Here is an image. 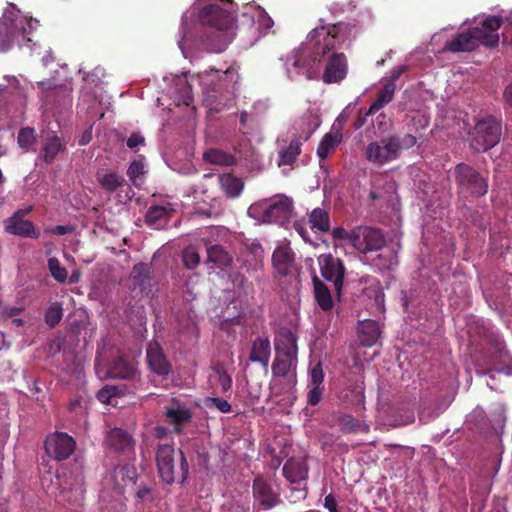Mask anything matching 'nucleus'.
Wrapping results in <instances>:
<instances>
[{"label":"nucleus","instance_id":"obj_1","mask_svg":"<svg viewBox=\"0 0 512 512\" xmlns=\"http://www.w3.org/2000/svg\"><path fill=\"white\" fill-rule=\"evenodd\" d=\"M346 33L347 24L342 22L315 27L308 34L306 43L300 46L292 66L307 79H313L317 73L316 65L327 56L322 80L327 84L341 83L348 74V59L345 54L331 50L346 41Z\"/></svg>","mask_w":512,"mask_h":512},{"label":"nucleus","instance_id":"obj_2","mask_svg":"<svg viewBox=\"0 0 512 512\" xmlns=\"http://www.w3.org/2000/svg\"><path fill=\"white\" fill-rule=\"evenodd\" d=\"M231 9V0H209L201 8L200 23L210 28L202 43L209 52H223L235 38L236 19Z\"/></svg>","mask_w":512,"mask_h":512},{"label":"nucleus","instance_id":"obj_3","mask_svg":"<svg viewBox=\"0 0 512 512\" xmlns=\"http://www.w3.org/2000/svg\"><path fill=\"white\" fill-rule=\"evenodd\" d=\"M416 143L417 138L411 133L403 136L390 134L378 141L368 143L365 149V158L370 163L383 166L399 159L402 151L410 150Z\"/></svg>","mask_w":512,"mask_h":512},{"label":"nucleus","instance_id":"obj_4","mask_svg":"<svg viewBox=\"0 0 512 512\" xmlns=\"http://www.w3.org/2000/svg\"><path fill=\"white\" fill-rule=\"evenodd\" d=\"M15 12H5L0 19V52H7L14 44L23 46L31 42L33 31L32 19L20 15L15 5L10 4Z\"/></svg>","mask_w":512,"mask_h":512},{"label":"nucleus","instance_id":"obj_5","mask_svg":"<svg viewBox=\"0 0 512 512\" xmlns=\"http://www.w3.org/2000/svg\"><path fill=\"white\" fill-rule=\"evenodd\" d=\"M176 451L173 444H160L156 452V463L160 479L167 484H183L188 475V463L182 450Z\"/></svg>","mask_w":512,"mask_h":512},{"label":"nucleus","instance_id":"obj_6","mask_svg":"<svg viewBox=\"0 0 512 512\" xmlns=\"http://www.w3.org/2000/svg\"><path fill=\"white\" fill-rule=\"evenodd\" d=\"M498 44L499 34H491L479 27H471L448 41L446 45L443 46V51L453 53L471 52L480 45L492 48L498 46Z\"/></svg>","mask_w":512,"mask_h":512},{"label":"nucleus","instance_id":"obj_7","mask_svg":"<svg viewBox=\"0 0 512 512\" xmlns=\"http://www.w3.org/2000/svg\"><path fill=\"white\" fill-rule=\"evenodd\" d=\"M453 174L460 193L472 197H481L487 194V179L469 164L464 162L456 164Z\"/></svg>","mask_w":512,"mask_h":512},{"label":"nucleus","instance_id":"obj_8","mask_svg":"<svg viewBox=\"0 0 512 512\" xmlns=\"http://www.w3.org/2000/svg\"><path fill=\"white\" fill-rule=\"evenodd\" d=\"M351 247L360 255H372L385 248L387 244L385 232L371 225H358L352 228Z\"/></svg>","mask_w":512,"mask_h":512},{"label":"nucleus","instance_id":"obj_9","mask_svg":"<svg viewBox=\"0 0 512 512\" xmlns=\"http://www.w3.org/2000/svg\"><path fill=\"white\" fill-rule=\"evenodd\" d=\"M501 135V121L487 116L476 123L470 147L475 151H488L500 142Z\"/></svg>","mask_w":512,"mask_h":512},{"label":"nucleus","instance_id":"obj_10","mask_svg":"<svg viewBox=\"0 0 512 512\" xmlns=\"http://www.w3.org/2000/svg\"><path fill=\"white\" fill-rule=\"evenodd\" d=\"M252 512H264L282 503L279 492L273 487L270 479L258 475L252 480Z\"/></svg>","mask_w":512,"mask_h":512},{"label":"nucleus","instance_id":"obj_11","mask_svg":"<svg viewBox=\"0 0 512 512\" xmlns=\"http://www.w3.org/2000/svg\"><path fill=\"white\" fill-rule=\"evenodd\" d=\"M250 211L260 212L263 222L283 224L291 217L292 201L286 196H280L251 206Z\"/></svg>","mask_w":512,"mask_h":512},{"label":"nucleus","instance_id":"obj_12","mask_svg":"<svg viewBox=\"0 0 512 512\" xmlns=\"http://www.w3.org/2000/svg\"><path fill=\"white\" fill-rule=\"evenodd\" d=\"M492 348L481 357H476V373L485 375L489 374L490 378H494V373H504L505 375H512V366L506 365L500 367L498 365V358L502 356L503 345L497 338H492Z\"/></svg>","mask_w":512,"mask_h":512},{"label":"nucleus","instance_id":"obj_13","mask_svg":"<svg viewBox=\"0 0 512 512\" xmlns=\"http://www.w3.org/2000/svg\"><path fill=\"white\" fill-rule=\"evenodd\" d=\"M32 210V206L22 210H16L11 217L4 221L6 233L24 238L37 239L41 235V232L35 227L31 220H24V217Z\"/></svg>","mask_w":512,"mask_h":512},{"label":"nucleus","instance_id":"obj_14","mask_svg":"<svg viewBox=\"0 0 512 512\" xmlns=\"http://www.w3.org/2000/svg\"><path fill=\"white\" fill-rule=\"evenodd\" d=\"M75 449L74 439L64 432H56L47 437L45 451L48 456L61 461L68 459Z\"/></svg>","mask_w":512,"mask_h":512},{"label":"nucleus","instance_id":"obj_15","mask_svg":"<svg viewBox=\"0 0 512 512\" xmlns=\"http://www.w3.org/2000/svg\"><path fill=\"white\" fill-rule=\"evenodd\" d=\"M319 264L323 278L333 282L335 290L340 293L346 274L342 260L332 254H323L319 257Z\"/></svg>","mask_w":512,"mask_h":512},{"label":"nucleus","instance_id":"obj_16","mask_svg":"<svg viewBox=\"0 0 512 512\" xmlns=\"http://www.w3.org/2000/svg\"><path fill=\"white\" fill-rule=\"evenodd\" d=\"M199 82L209 91H218L230 83H236L238 74L234 68L205 70L198 74Z\"/></svg>","mask_w":512,"mask_h":512},{"label":"nucleus","instance_id":"obj_17","mask_svg":"<svg viewBox=\"0 0 512 512\" xmlns=\"http://www.w3.org/2000/svg\"><path fill=\"white\" fill-rule=\"evenodd\" d=\"M146 360L150 371L161 377L172 373V364L157 340H151L146 348Z\"/></svg>","mask_w":512,"mask_h":512},{"label":"nucleus","instance_id":"obj_18","mask_svg":"<svg viewBox=\"0 0 512 512\" xmlns=\"http://www.w3.org/2000/svg\"><path fill=\"white\" fill-rule=\"evenodd\" d=\"M152 272L153 269L150 264H135L130 274L131 290L138 291L142 295H149L155 288Z\"/></svg>","mask_w":512,"mask_h":512},{"label":"nucleus","instance_id":"obj_19","mask_svg":"<svg viewBox=\"0 0 512 512\" xmlns=\"http://www.w3.org/2000/svg\"><path fill=\"white\" fill-rule=\"evenodd\" d=\"M295 252L288 244L278 245L272 255L273 269L278 277H286L295 269Z\"/></svg>","mask_w":512,"mask_h":512},{"label":"nucleus","instance_id":"obj_20","mask_svg":"<svg viewBox=\"0 0 512 512\" xmlns=\"http://www.w3.org/2000/svg\"><path fill=\"white\" fill-rule=\"evenodd\" d=\"M107 444L117 452L130 455L134 453L135 441L132 435L121 428H114L108 432Z\"/></svg>","mask_w":512,"mask_h":512},{"label":"nucleus","instance_id":"obj_21","mask_svg":"<svg viewBox=\"0 0 512 512\" xmlns=\"http://www.w3.org/2000/svg\"><path fill=\"white\" fill-rule=\"evenodd\" d=\"M274 347L276 355L297 357V336L287 328L281 329L274 338Z\"/></svg>","mask_w":512,"mask_h":512},{"label":"nucleus","instance_id":"obj_22","mask_svg":"<svg viewBox=\"0 0 512 512\" xmlns=\"http://www.w3.org/2000/svg\"><path fill=\"white\" fill-rule=\"evenodd\" d=\"M108 373L114 379L132 380L137 374L136 363L119 355L111 360Z\"/></svg>","mask_w":512,"mask_h":512},{"label":"nucleus","instance_id":"obj_23","mask_svg":"<svg viewBox=\"0 0 512 512\" xmlns=\"http://www.w3.org/2000/svg\"><path fill=\"white\" fill-rule=\"evenodd\" d=\"M308 474L309 466L304 459L289 458L283 466V475L290 483H300Z\"/></svg>","mask_w":512,"mask_h":512},{"label":"nucleus","instance_id":"obj_24","mask_svg":"<svg viewBox=\"0 0 512 512\" xmlns=\"http://www.w3.org/2000/svg\"><path fill=\"white\" fill-rule=\"evenodd\" d=\"M271 358V342L266 336L254 339L251 345L249 361L260 363L263 368L269 366Z\"/></svg>","mask_w":512,"mask_h":512},{"label":"nucleus","instance_id":"obj_25","mask_svg":"<svg viewBox=\"0 0 512 512\" xmlns=\"http://www.w3.org/2000/svg\"><path fill=\"white\" fill-rule=\"evenodd\" d=\"M358 333L361 345L372 347L380 336V328L375 320L366 319L359 323Z\"/></svg>","mask_w":512,"mask_h":512},{"label":"nucleus","instance_id":"obj_26","mask_svg":"<svg viewBox=\"0 0 512 512\" xmlns=\"http://www.w3.org/2000/svg\"><path fill=\"white\" fill-rule=\"evenodd\" d=\"M170 218L169 209L163 206H152L146 212L145 221L148 226L159 230L168 224Z\"/></svg>","mask_w":512,"mask_h":512},{"label":"nucleus","instance_id":"obj_27","mask_svg":"<svg viewBox=\"0 0 512 512\" xmlns=\"http://www.w3.org/2000/svg\"><path fill=\"white\" fill-rule=\"evenodd\" d=\"M220 186L228 199H235L240 196L244 189V182L233 174H220Z\"/></svg>","mask_w":512,"mask_h":512},{"label":"nucleus","instance_id":"obj_28","mask_svg":"<svg viewBox=\"0 0 512 512\" xmlns=\"http://www.w3.org/2000/svg\"><path fill=\"white\" fill-rule=\"evenodd\" d=\"M96 179L100 187L109 193L117 191L119 187L125 184L124 177L116 172L98 171Z\"/></svg>","mask_w":512,"mask_h":512},{"label":"nucleus","instance_id":"obj_29","mask_svg":"<svg viewBox=\"0 0 512 512\" xmlns=\"http://www.w3.org/2000/svg\"><path fill=\"white\" fill-rule=\"evenodd\" d=\"M208 261L218 268L224 269L232 265L233 257L221 244H213L207 249Z\"/></svg>","mask_w":512,"mask_h":512},{"label":"nucleus","instance_id":"obj_30","mask_svg":"<svg viewBox=\"0 0 512 512\" xmlns=\"http://www.w3.org/2000/svg\"><path fill=\"white\" fill-rule=\"evenodd\" d=\"M396 91V83L387 82L384 84L382 90L378 92L376 100L371 104L370 108L366 110V115H373L384 106L388 105L393 98Z\"/></svg>","mask_w":512,"mask_h":512},{"label":"nucleus","instance_id":"obj_31","mask_svg":"<svg viewBox=\"0 0 512 512\" xmlns=\"http://www.w3.org/2000/svg\"><path fill=\"white\" fill-rule=\"evenodd\" d=\"M374 254L377 255L372 259L371 265L380 271L391 270L397 263L396 252L387 247V245L385 248L378 250Z\"/></svg>","mask_w":512,"mask_h":512},{"label":"nucleus","instance_id":"obj_32","mask_svg":"<svg viewBox=\"0 0 512 512\" xmlns=\"http://www.w3.org/2000/svg\"><path fill=\"white\" fill-rule=\"evenodd\" d=\"M314 297L316 303L319 304L322 310L329 311L333 308L334 302L331 297L330 290L326 285L314 276L313 279Z\"/></svg>","mask_w":512,"mask_h":512},{"label":"nucleus","instance_id":"obj_33","mask_svg":"<svg viewBox=\"0 0 512 512\" xmlns=\"http://www.w3.org/2000/svg\"><path fill=\"white\" fill-rule=\"evenodd\" d=\"M341 140L342 135L338 131L335 133H326L320 141L316 154H318L321 160L326 159L330 153L336 150Z\"/></svg>","mask_w":512,"mask_h":512},{"label":"nucleus","instance_id":"obj_34","mask_svg":"<svg viewBox=\"0 0 512 512\" xmlns=\"http://www.w3.org/2000/svg\"><path fill=\"white\" fill-rule=\"evenodd\" d=\"M166 416L169 418V421L175 425L176 432H181V426L190 422L193 417L188 408L180 406L166 408Z\"/></svg>","mask_w":512,"mask_h":512},{"label":"nucleus","instance_id":"obj_35","mask_svg":"<svg viewBox=\"0 0 512 512\" xmlns=\"http://www.w3.org/2000/svg\"><path fill=\"white\" fill-rule=\"evenodd\" d=\"M310 227L312 230L321 233H328L330 231L329 213L322 208H315L309 215Z\"/></svg>","mask_w":512,"mask_h":512},{"label":"nucleus","instance_id":"obj_36","mask_svg":"<svg viewBox=\"0 0 512 512\" xmlns=\"http://www.w3.org/2000/svg\"><path fill=\"white\" fill-rule=\"evenodd\" d=\"M202 158H204L205 162L215 165L232 166L236 163L233 154L224 152V150L213 148L205 151L204 155H202Z\"/></svg>","mask_w":512,"mask_h":512},{"label":"nucleus","instance_id":"obj_37","mask_svg":"<svg viewBox=\"0 0 512 512\" xmlns=\"http://www.w3.org/2000/svg\"><path fill=\"white\" fill-rule=\"evenodd\" d=\"M64 148L65 146L58 136L47 139L42 150L44 162L47 164L54 162L57 154Z\"/></svg>","mask_w":512,"mask_h":512},{"label":"nucleus","instance_id":"obj_38","mask_svg":"<svg viewBox=\"0 0 512 512\" xmlns=\"http://www.w3.org/2000/svg\"><path fill=\"white\" fill-rule=\"evenodd\" d=\"M297 363V357L276 355L272 363V373L276 377H285Z\"/></svg>","mask_w":512,"mask_h":512},{"label":"nucleus","instance_id":"obj_39","mask_svg":"<svg viewBox=\"0 0 512 512\" xmlns=\"http://www.w3.org/2000/svg\"><path fill=\"white\" fill-rule=\"evenodd\" d=\"M301 144L298 139L291 140L288 147L278 153V156H280L278 165H290L295 162L301 153Z\"/></svg>","mask_w":512,"mask_h":512},{"label":"nucleus","instance_id":"obj_40","mask_svg":"<svg viewBox=\"0 0 512 512\" xmlns=\"http://www.w3.org/2000/svg\"><path fill=\"white\" fill-rule=\"evenodd\" d=\"M48 269L50 275L58 281L59 283H64L68 279V271L67 268L62 267L58 258L50 257L47 261Z\"/></svg>","mask_w":512,"mask_h":512},{"label":"nucleus","instance_id":"obj_41","mask_svg":"<svg viewBox=\"0 0 512 512\" xmlns=\"http://www.w3.org/2000/svg\"><path fill=\"white\" fill-rule=\"evenodd\" d=\"M62 312L63 310L60 302L50 304L44 315L45 324L52 328L57 326L62 318Z\"/></svg>","mask_w":512,"mask_h":512},{"label":"nucleus","instance_id":"obj_42","mask_svg":"<svg viewBox=\"0 0 512 512\" xmlns=\"http://www.w3.org/2000/svg\"><path fill=\"white\" fill-rule=\"evenodd\" d=\"M339 424L341 426V431L346 433L367 430V426L356 420L351 415H342L339 418Z\"/></svg>","mask_w":512,"mask_h":512},{"label":"nucleus","instance_id":"obj_43","mask_svg":"<svg viewBox=\"0 0 512 512\" xmlns=\"http://www.w3.org/2000/svg\"><path fill=\"white\" fill-rule=\"evenodd\" d=\"M182 261L187 269H196L200 262V256L194 246H187L182 253Z\"/></svg>","mask_w":512,"mask_h":512},{"label":"nucleus","instance_id":"obj_44","mask_svg":"<svg viewBox=\"0 0 512 512\" xmlns=\"http://www.w3.org/2000/svg\"><path fill=\"white\" fill-rule=\"evenodd\" d=\"M35 135L33 128H21L18 133V144L23 149H29L34 143Z\"/></svg>","mask_w":512,"mask_h":512},{"label":"nucleus","instance_id":"obj_45","mask_svg":"<svg viewBox=\"0 0 512 512\" xmlns=\"http://www.w3.org/2000/svg\"><path fill=\"white\" fill-rule=\"evenodd\" d=\"M502 18L499 16H489L481 22V29L491 34H498L497 31L501 27Z\"/></svg>","mask_w":512,"mask_h":512},{"label":"nucleus","instance_id":"obj_46","mask_svg":"<svg viewBox=\"0 0 512 512\" xmlns=\"http://www.w3.org/2000/svg\"><path fill=\"white\" fill-rule=\"evenodd\" d=\"M206 405L209 408L214 407L215 409L219 410L222 413H229L232 411L231 404L225 399L219 397H209L207 399Z\"/></svg>","mask_w":512,"mask_h":512},{"label":"nucleus","instance_id":"obj_47","mask_svg":"<svg viewBox=\"0 0 512 512\" xmlns=\"http://www.w3.org/2000/svg\"><path fill=\"white\" fill-rule=\"evenodd\" d=\"M324 386L312 385L311 389L307 394V403L310 406H316L323 398Z\"/></svg>","mask_w":512,"mask_h":512},{"label":"nucleus","instance_id":"obj_48","mask_svg":"<svg viewBox=\"0 0 512 512\" xmlns=\"http://www.w3.org/2000/svg\"><path fill=\"white\" fill-rule=\"evenodd\" d=\"M324 372L322 369L321 363H316L311 369H310V383L311 385L316 386H324Z\"/></svg>","mask_w":512,"mask_h":512},{"label":"nucleus","instance_id":"obj_49","mask_svg":"<svg viewBox=\"0 0 512 512\" xmlns=\"http://www.w3.org/2000/svg\"><path fill=\"white\" fill-rule=\"evenodd\" d=\"M408 125L417 132L418 130H423L428 127L429 119L422 114H415L410 116Z\"/></svg>","mask_w":512,"mask_h":512},{"label":"nucleus","instance_id":"obj_50","mask_svg":"<svg viewBox=\"0 0 512 512\" xmlns=\"http://www.w3.org/2000/svg\"><path fill=\"white\" fill-rule=\"evenodd\" d=\"M130 180L135 184L136 179L144 174V164L141 161H132L128 171H126Z\"/></svg>","mask_w":512,"mask_h":512},{"label":"nucleus","instance_id":"obj_51","mask_svg":"<svg viewBox=\"0 0 512 512\" xmlns=\"http://www.w3.org/2000/svg\"><path fill=\"white\" fill-rule=\"evenodd\" d=\"M215 373L219 375V383L222 387L223 392L230 390L233 384L232 377L228 375L223 367H218L214 369Z\"/></svg>","mask_w":512,"mask_h":512},{"label":"nucleus","instance_id":"obj_52","mask_svg":"<svg viewBox=\"0 0 512 512\" xmlns=\"http://www.w3.org/2000/svg\"><path fill=\"white\" fill-rule=\"evenodd\" d=\"M352 229L347 231L345 228L336 227L332 230V237L334 240H346L349 245H352Z\"/></svg>","mask_w":512,"mask_h":512},{"label":"nucleus","instance_id":"obj_53","mask_svg":"<svg viewBox=\"0 0 512 512\" xmlns=\"http://www.w3.org/2000/svg\"><path fill=\"white\" fill-rule=\"evenodd\" d=\"M323 506L329 512H344L343 510L338 509L337 501L333 494L325 496Z\"/></svg>","mask_w":512,"mask_h":512},{"label":"nucleus","instance_id":"obj_54","mask_svg":"<svg viewBox=\"0 0 512 512\" xmlns=\"http://www.w3.org/2000/svg\"><path fill=\"white\" fill-rule=\"evenodd\" d=\"M144 143L145 138L137 132L132 133L129 139L126 140V145H128L130 149H134L137 146L144 145Z\"/></svg>","mask_w":512,"mask_h":512},{"label":"nucleus","instance_id":"obj_55","mask_svg":"<svg viewBox=\"0 0 512 512\" xmlns=\"http://www.w3.org/2000/svg\"><path fill=\"white\" fill-rule=\"evenodd\" d=\"M73 231V228L69 225H56L52 228H48L45 232L56 235H64Z\"/></svg>","mask_w":512,"mask_h":512},{"label":"nucleus","instance_id":"obj_56","mask_svg":"<svg viewBox=\"0 0 512 512\" xmlns=\"http://www.w3.org/2000/svg\"><path fill=\"white\" fill-rule=\"evenodd\" d=\"M294 229L296 232H298V234L301 236V238L304 240V242H307V243L311 242L310 237H309V232H308L307 228L304 227L303 223H301L300 221H295Z\"/></svg>","mask_w":512,"mask_h":512},{"label":"nucleus","instance_id":"obj_57","mask_svg":"<svg viewBox=\"0 0 512 512\" xmlns=\"http://www.w3.org/2000/svg\"><path fill=\"white\" fill-rule=\"evenodd\" d=\"M502 96L504 105L512 108V82L505 86Z\"/></svg>","mask_w":512,"mask_h":512},{"label":"nucleus","instance_id":"obj_58","mask_svg":"<svg viewBox=\"0 0 512 512\" xmlns=\"http://www.w3.org/2000/svg\"><path fill=\"white\" fill-rule=\"evenodd\" d=\"M150 495H151V490L148 486L143 485V486H139L137 488L136 497L139 500H142V501L148 500V499H150Z\"/></svg>","mask_w":512,"mask_h":512},{"label":"nucleus","instance_id":"obj_59","mask_svg":"<svg viewBox=\"0 0 512 512\" xmlns=\"http://www.w3.org/2000/svg\"><path fill=\"white\" fill-rule=\"evenodd\" d=\"M37 87L42 92H48L56 88V84L50 80H41L37 82Z\"/></svg>","mask_w":512,"mask_h":512},{"label":"nucleus","instance_id":"obj_60","mask_svg":"<svg viewBox=\"0 0 512 512\" xmlns=\"http://www.w3.org/2000/svg\"><path fill=\"white\" fill-rule=\"evenodd\" d=\"M405 71H406L405 66H400L397 69L392 70L390 79L388 81H392V82L396 83V80H398L400 78V76L402 75V73H404Z\"/></svg>","mask_w":512,"mask_h":512},{"label":"nucleus","instance_id":"obj_61","mask_svg":"<svg viewBox=\"0 0 512 512\" xmlns=\"http://www.w3.org/2000/svg\"><path fill=\"white\" fill-rule=\"evenodd\" d=\"M90 141H92V130L91 129H87L83 132L80 140H79V145L80 146H85L86 144H88Z\"/></svg>","mask_w":512,"mask_h":512},{"label":"nucleus","instance_id":"obj_62","mask_svg":"<svg viewBox=\"0 0 512 512\" xmlns=\"http://www.w3.org/2000/svg\"><path fill=\"white\" fill-rule=\"evenodd\" d=\"M368 116L369 115H366V111L363 112L362 110H360L356 123H354V127H356V129H360L362 126H364V124L366 123V118Z\"/></svg>","mask_w":512,"mask_h":512},{"label":"nucleus","instance_id":"obj_63","mask_svg":"<svg viewBox=\"0 0 512 512\" xmlns=\"http://www.w3.org/2000/svg\"><path fill=\"white\" fill-rule=\"evenodd\" d=\"M168 434V430L167 428H164L162 426H157L155 428V437L157 439H162L163 437H165L166 435Z\"/></svg>","mask_w":512,"mask_h":512},{"label":"nucleus","instance_id":"obj_64","mask_svg":"<svg viewBox=\"0 0 512 512\" xmlns=\"http://www.w3.org/2000/svg\"><path fill=\"white\" fill-rule=\"evenodd\" d=\"M55 61V58L51 56L49 52H46V54L42 58L43 65L47 67L50 63H53Z\"/></svg>","mask_w":512,"mask_h":512}]
</instances>
